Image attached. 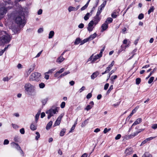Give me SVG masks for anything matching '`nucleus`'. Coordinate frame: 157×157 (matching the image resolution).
<instances>
[{
	"label": "nucleus",
	"mask_w": 157,
	"mask_h": 157,
	"mask_svg": "<svg viewBox=\"0 0 157 157\" xmlns=\"http://www.w3.org/2000/svg\"><path fill=\"white\" fill-rule=\"evenodd\" d=\"M9 141L8 140L6 139L4 140L3 144L4 145L8 144H9Z\"/></svg>",
	"instance_id": "603ef678"
},
{
	"label": "nucleus",
	"mask_w": 157,
	"mask_h": 157,
	"mask_svg": "<svg viewBox=\"0 0 157 157\" xmlns=\"http://www.w3.org/2000/svg\"><path fill=\"white\" fill-rule=\"evenodd\" d=\"M20 132L22 134H23L25 133V129L24 128H21L20 130Z\"/></svg>",
	"instance_id": "864d4df0"
},
{
	"label": "nucleus",
	"mask_w": 157,
	"mask_h": 157,
	"mask_svg": "<svg viewBox=\"0 0 157 157\" xmlns=\"http://www.w3.org/2000/svg\"><path fill=\"white\" fill-rule=\"evenodd\" d=\"M108 27V25L107 23H105L102 24L101 26V28H102L101 30V32H103L105 30L107 29Z\"/></svg>",
	"instance_id": "6e6552de"
},
{
	"label": "nucleus",
	"mask_w": 157,
	"mask_h": 157,
	"mask_svg": "<svg viewBox=\"0 0 157 157\" xmlns=\"http://www.w3.org/2000/svg\"><path fill=\"white\" fill-rule=\"evenodd\" d=\"M64 59V58L62 56H60L57 59L56 61L59 63H60L63 61Z\"/></svg>",
	"instance_id": "ddd939ff"
},
{
	"label": "nucleus",
	"mask_w": 157,
	"mask_h": 157,
	"mask_svg": "<svg viewBox=\"0 0 157 157\" xmlns=\"http://www.w3.org/2000/svg\"><path fill=\"white\" fill-rule=\"evenodd\" d=\"M65 132L66 129L65 128H63L60 132V136H63Z\"/></svg>",
	"instance_id": "393cba45"
},
{
	"label": "nucleus",
	"mask_w": 157,
	"mask_h": 157,
	"mask_svg": "<svg viewBox=\"0 0 157 157\" xmlns=\"http://www.w3.org/2000/svg\"><path fill=\"white\" fill-rule=\"evenodd\" d=\"M68 10L69 12H71L72 11H76L75 7L71 6H70L68 7Z\"/></svg>",
	"instance_id": "cd10ccee"
},
{
	"label": "nucleus",
	"mask_w": 157,
	"mask_h": 157,
	"mask_svg": "<svg viewBox=\"0 0 157 157\" xmlns=\"http://www.w3.org/2000/svg\"><path fill=\"white\" fill-rule=\"evenodd\" d=\"M64 68H63L61 69L59 71H58V72L60 74L63 72L64 71Z\"/></svg>",
	"instance_id": "13d9d810"
},
{
	"label": "nucleus",
	"mask_w": 157,
	"mask_h": 157,
	"mask_svg": "<svg viewBox=\"0 0 157 157\" xmlns=\"http://www.w3.org/2000/svg\"><path fill=\"white\" fill-rule=\"evenodd\" d=\"M110 130H111V128H110L108 129H107V128H105L104 129V130L103 132L105 134V133H107L109 131H110Z\"/></svg>",
	"instance_id": "79ce46f5"
},
{
	"label": "nucleus",
	"mask_w": 157,
	"mask_h": 157,
	"mask_svg": "<svg viewBox=\"0 0 157 157\" xmlns=\"http://www.w3.org/2000/svg\"><path fill=\"white\" fill-rule=\"evenodd\" d=\"M12 144L13 146H15V148L18 150H21V148L18 144L13 142Z\"/></svg>",
	"instance_id": "2eb2a0df"
},
{
	"label": "nucleus",
	"mask_w": 157,
	"mask_h": 157,
	"mask_svg": "<svg viewBox=\"0 0 157 157\" xmlns=\"http://www.w3.org/2000/svg\"><path fill=\"white\" fill-rule=\"evenodd\" d=\"M144 17V14L143 13H140V14L138 16V18L139 19L141 20Z\"/></svg>",
	"instance_id": "a19ab883"
},
{
	"label": "nucleus",
	"mask_w": 157,
	"mask_h": 157,
	"mask_svg": "<svg viewBox=\"0 0 157 157\" xmlns=\"http://www.w3.org/2000/svg\"><path fill=\"white\" fill-rule=\"evenodd\" d=\"M43 51V50L41 51L40 52H39L38 54L36 55V56L35 57L37 58L38 57L40 56L42 52Z\"/></svg>",
	"instance_id": "69168bd1"
},
{
	"label": "nucleus",
	"mask_w": 157,
	"mask_h": 157,
	"mask_svg": "<svg viewBox=\"0 0 157 157\" xmlns=\"http://www.w3.org/2000/svg\"><path fill=\"white\" fill-rule=\"evenodd\" d=\"M154 79V77H151L149 79L148 81V83L149 84H151L153 81Z\"/></svg>",
	"instance_id": "4c0bfd02"
},
{
	"label": "nucleus",
	"mask_w": 157,
	"mask_h": 157,
	"mask_svg": "<svg viewBox=\"0 0 157 157\" xmlns=\"http://www.w3.org/2000/svg\"><path fill=\"white\" fill-rule=\"evenodd\" d=\"M94 24V22L93 20L91 21L88 24L87 29L90 32H91L93 30L94 28V27H93Z\"/></svg>",
	"instance_id": "0eeeda50"
},
{
	"label": "nucleus",
	"mask_w": 157,
	"mask_h": 157,
	"mask_svg": "<svg viewBox=\"0 0 157 157\" xmlns=\"http://www.w3.org/2000/svg\"><path fill=\"white\" fill-rule=\"evenodd\" d=\"M10 36L4 31H1L0 33V39L2 42L3 43H9L11 40Z\"/></svg>",
	"instance_id": "f257e3e1"
},
{
	"label": "nucleus",
	"mask_w": 157,
	"mask_h": 157,
	"mask_svg": "<svg viewBox=\"0 0 157 157\" xmlns=\"http://www.w3.org/2000/svg\"><path fill=\"white\" fill-rule=\"evenodd\" d=\"M100 58V57L98 55L95 56L94 57L93 59L92 60L91 63H94L98 59Z\"/></svg>",
	"instance_id": "412c9836"
},
{
	"label": "nucleus",
	"mask_w": 157,
	"mask_h": 157,
	"mask_svg": "<svg viewBox=\"0 0 157 157\" xmlns=\"http://www.w3.org/2000/svg\"><path fill=\"white\" fill-rule=\"evenodd\" d=\"M45 113L44 112H42L41 114L40 117L41 118H42L44 117H45Z\"/></svg>",
	"instance_id": "0e129e2a"
},
{
	"label": "nucleus",
	"mask_w": 157,
	"mask_h": 157,
	"mask_svg": "<svg viewBox=\"0 0 157 157\" xmlns=\"http://www.w3.org/2000/svg\"><path fill=\"white\" fill-rule=\"evenodd\" d=\"M151 128L154 129H156L157 128V124H155L152 125Z\"/></svg>",
	"instance_id": "09e8293b"
},
{
	"label": "nucleus",
	"mask_w": 157,
	"mask_h": 157,
	"mask_svg": "<svg viewBox=\"0 0 157 157\" xmlns=\"http://www.w3.org/2000/svg\"><path fill=\"white\" fill-rule=\"evenodd\" d=\"M109 86V84L108 83H106L104 86V89L105 90H106L108 88Z\"/></svg>",
	"instance_id": "5fc2aeb1"
},
{
	"label": "nucleus",
	"mask_w": 157,
	"mask_h": 157,
	"mask_svg": "<svg viewBox=\"0 0 157 157\" xmlns=\"http://www.w3.org/2000/svg\"><path fill=\"white\" fill-rule=\"evenodd\" d=\"M40 76V73L37 72H35V73H33L30 76V79L32 81H37L38 80Z\"/></svg>",
	"instance_id": "423d86ee"
},
{
	"label": "nucleus",
	"mask_w": 157,
	"mask_h": 157,
	"mask_svg": "<svg viewBox=\"0 0 157 157\" xmlns=\"http://www.w3.org/2000/svg\"><path fill=\"white\" fill-rule=\"evenodd\" d=\"M90 14V13H88L86 14L84 17L85 20L87 21L89 19L90 16H91Z\"/></svg>",
	"instance_id": "4be33fe9"
},
{
	"label": "nucleus",
	"mask_w": 157,
	"mask_h": 157,
	"mask_svg": "<svg viewBox=\"0 0 157 157\" xmlns=\"http://www.w3.org/2000/svg\"><path fill=\"white\" fill-rule=\"evenodd\" d=\"M55 68H53L51 70H49L48 71L46 72L47 74H50L52 73L55 70Z\"/></svg>",
	"instance_id": "c03bdc74"
},
{
	"label": "nucleus",
	"mask_w": 157,
	"mask_h": 157,
	"mask_svg": "<svg viewBox=\"0 0 157 157\" xmlns=\"http://www.w3.org/2000/svg\"><path fill=\"white\" fill-rule=\"evenodd\" d=\"M113 85H112L109 87V89L107 90V94H109L110 92L113 89Z\"/></svg>",
	"instance_id": "ea45409f"
},
{
	"label": "nucleus",
	"mask_w": 157,
	"mask_h": 157,
	"mask_svg": "<svg viewBox=\"0 0 157 157\" xmlns=\"http://www.w3.org/2000/svg\"><path fill=\"white\" fill-rule=\"evenodd\" d=\"M39 116L40 115H39L38 114H36L35 115V121L36 122H37L38 121Z\"/></svg>",
	"instance_id": "de8ad7c7"
},
{
	"label": "nucleus",
	"mask_w": 157,
	"mask_h": 157,
	"mask_svg": "<svg viewBox=\"0 0 157 157\" xmlns=\"http://www.w3.org/2000/svg\"><path fill=\"white\" fill-rule=\"evenodd\" d=\"M57 108H56L55 109H51L46 112V113L48 114V119H49L51 117L53 116V114H56V112H58Z\"/></svg>",
	"instance_id": "39448f33"
},
{
	"label": "nucleus",
	"mask_w": 157,
	"mask_h": 157,
	"mask_svg": "<svg viewBox=\"0 0 157 157\" xmlns=\"http://www.w3.org/2000/svg\"><path fill=\"white\" fill-rule=\"evenodd\" d=\"M10 1L7 2L6 1H4V3H0V6H3L0 8V14L2 15H4L6 14L7 11L8 10L12 8V6H8L5 7V6L7 5V4H9Z\"/></svg>",
	"instance_id": "f03ea898"
},
{
	"label": "nucleus",
	"mask_w": 157,
	"mask_h": 157,
	"mask_svg": "<svg viewBox=\"0 0 157 157\" xmlns=\"http://www.w3.org/2000/svg\"><path fill=\"white\" fill-rule=\"evenodd\" d=\"M84 25L82 23L80 24L78 26V27L80 29H82L84 27Z\"/></svg>",
	"instance_id": "4d7b16f0"
},
{
	"label": "nucleus",
	"mask_w": 157,
	"mask_h": 157,
	"mask_svg": "<svg viewBox=\"0 0 157 157\" xmlns=\"http://www.w3.org/2000/svg\"><path fill=\"white\" fill-rule=\"evenodd\" d=\"M65 105V102H62L60 105V107L61 108H63Z\"/></svg>",
	"instance_id": "a18cd8bd"
},
{
	"label": "nucleus",
	"mask_w": 157,
	"mask_h": 157,
	"mask_svg": "<svg viewBox=\"0 0 157 157\" xmlns=\"http://www.w3.org/2000/svg\"><path fill=\"white\" fill-rule=\"evenodd\" d=\"M155 137H150L146 139V140H147V141H150L151 140L153 139Z\"/></svg>",
	"instance_id": "bf43d9fd"
},
{
	"label": "nucleus",
	"mask_w": 157,
	"mask_h": 157,
	"mask_svg": "<svg viewBox=\"0 0 157 157\" xmlns=\"http://www.w3.org/2000/svg\"><path fill=\"white\" fill-rule=\"evenodd\" d=\"M92 95L91 93H89L88 94L86 95V98L87 99H90L92 97Z\"/></svg>",
	"instance_id": "3c124183"
},
{
	"label": "nucleus",
	"mask_w": 157,
	"mask_h": 157,
	"mask_svg": "<svg viewBox=\"0 0 157 157\" xmlns=\"http://www.w3.org/2000/svg\"><path fill=\"white\" fill-rule=\"evenodd\" d=\"M106 1H105L101 5L99 6V7L101 8L102 9L105 6L106 4Z\"/></svg>",
	"instance_id": "72a5a7b5"
},
{
	"label": "nucleus",
	"mask_w": 157,
	"mask_h": 157,
	"mask_svg": "<svg viewBox=\"0 0 157 157\" xmlns=\"http://www.w3.org/2000/svg\"><path fill=\"white\" fill-rule=\"evenodd\" d=\"M132 149L131 148H129L127 149L125 151V153L126 154V155H129L132 154Z\"/></svg>",
	"instance_id": "1a4fd4ad"
},
{
	"label": "nucleus",
	"mask_w": 157,
	"mask_h": 157,
	"mask_svg": "<svg viewBox=\"0 0 157 157\" xmlns=\"http://www.w3.org/2000/svg\"><path fill=\"white\" fill-rule=\"evenodd\" d=\"M154 10V8L153 6L151 7L148 11V14H149L151 12H153Z\"/></svg>",
	"instance_id": "c756f323"
},
{
	"label": "nucleus",
	"mask_w": 157,
	"mask_h": 157,
	"mask_svg": "<svg viewBox=\"0 0 157 157\" xmlns=\"http://www.w3.org/2000/svg\"><path fill=\"white\" fill-rule=\"evenodd\" d=\"M89 40V39H88V38L85 39H84L83 40L81 41L80 42V44L81 45H82L84 44L85 43L87 42Z\"/></svg>",
	"instance_id": "a878e982"
},
{
	"label": "nucleus",
	"mask_w": 157,
	"mask_h": 157,
	"mask_svg": "<svg viewBox=\"0 0 157 157\" xmlns=\"http://www.w3.org/2000/svg\"><path fill=\"white\" fill-rule=\"evenodd\" d=\"M52 121H50L48 122L47 125L46 126V128L47 130H49L52 125Z\"/></svg>",
	"instance_id": "f3484780"
},
{
	"label": "nucleus",
	"mask_w": 157,
	"mask_h": 157,
	"mask_svg": "<svg viewBox=\"0 0 157 157\" xmlns=\"http://www.w3.org/2000/svg\"><path fill=\"white\" fill-rule=\"evenodd\" d=\"M157 69V68L156 67H155L153 71H151V72L150 73L149 75H148L147 77H146V79H148L152 75V74H153L155 71Z\"/></svg>",
	"instance_id": "a211bd4d"
},
{
	"label": "nucleus",
	"mask_w": 157,
	"mask_h": 157,
	"mask_svg": "<svg viewBox=\"0 0 157 157\" xmlns=\"http://www.w3.org/2000/svg\"><path fill=\"white\" fill-rule=\"evenodd\" d=\"M43 28H40L38 30V33H42L43 32Z\"/></svg>",
	"instance_id": "052dcab7"
},
{
	"label": "nucleus",
	"mask_w": 157,
	"mask_h": 157,
	"mask_svg": "<svg viewBox=\"0 0 157 157\" xmlns=\"http://www.w3.org/2000/svg\"><path fill=\"white\" fill-rule=\"evenodd\" d=\"M142 157H152V156L149 152H146L144 153Z\"/></svg>",
	"instance_id": "6ab92c4d"
},
{
	"label": "nucleus",
	"mask_w": 157,
	"mask_h": 157,
	"mask_svg": "<svg viewBox=\"0 0 157 157\" xmlns=\"http://www.w3.org/2000/svg\"><path fill=\"white\" fill-rule=\"evenodd\" d=\"M96 7V6H94L92 9V10L90 11V16H91L92 15V13L94 11V10H95V8Z\"/></svg>",
	"instance_id": "8fccbe9b"
},
{
	"label": "nucleus",
	"mask_w": 157,
	"mask_h": 157,
	"mask_svg": "<svg viewBox=\"0 0 157 157\" xmlns=\"http://www.w3.org/2000/svg\"><path fill=\"white\" fill-rule=\"evenodd\" d=\"M86 89V88L85 86H83L81 88L79 89V92L80 93H81L82 91Z\"/></svg>",
	"instance_id": "6e6d98bb"
},
{
	"label": "nucleus",
	"mask_w": 157,
	"mask_h": 157,
	"mask_svg": "<svg viewBox=\"0 0 157 157\" xmlns=\"http://www.w3.org/2000/svg\"><path fill=\"white\" fill-rule=\"evenodd\" d=\"M141 81V79L140 78H136V84L137 85L139 84L140 83Z\"/></svg>",
	"instance_id": "473e14b6"
},
{
	"label": "nucleus",
	"mask_w": 157,
	"mask_h": 157,
	"mask_svg": "<svg viewBox=\"0 0 157 157\" xmlns=\"http://www.w3.org/2000/svg\"><path fill=\"white\" fill-rule=\"evenodd\" d=\"M99 72L98 71L93 73L91 75V78L92 79H94L99 75Z\"/></svg>",
	"instance_id": "9b49d317"
},
{
	"label": "nucleus",
	"mask_w": 157,
	"mask_h": 157,
	"mask_svg": "<svg viewBox=\"0 0 157 157\" xmlns=\"http://www.w3.org/2000/svg\"><path fill=\"white\" fill-rule=\"evenodd\" d=\"M144 129H139L138 130V131L136 132H135V133L136 135H137L138 133L140 132H141L143 131H144Z\"/></svg>",
	"instance_id": "e433bc0d"
},
{
	"label": "nucleus",
	"mask_w": 157,
	"mask_h": 157,
	"mask_svg": "<svg viewBox=\"0 0 157 157\" xmlns=\"http://www.w3.org/2000/svg\"><path fill=\"white\" fill-rule=\"evenodd\" d=\"M48 99V98H46L42 100L41 102L43 105H44L46 103Z\"/></svg>",
	"instance_id": "2f4dec72"
},
{
	"label": "nucleus",
	"mask_w": 157,
	"mask_h": 157,
	"mask_svg": "<svg viewBox=\"0 0 157 157\" xmlns=\"http://www.w3.org/2000/svg\"><path fill=\"white\" fill-rule=\"evenodd\" d=\"M142 121V119L141 118H139L137 119L132 124V126H133L135 125H136Z\"/></svg>",
	"instance_id": "f8f14e48"
},
{
	"label": "nucleus",
	"mask_w": 157,
	"mask_h": 157,
	"mask_svg": "<svg viewBox=\"0 0 157 157\" xmlns=\"http://www.w3.org/2000/svg\"><path fill=\"white\" fill-rule=\"evenodd\" d=\"M30 128L32 130H34L36 129V127L33 124H32L31 125Z\"/></svg>",
	"instance_id": "7c9ffc66"
},
{
	"label": "nucleus",
	"mask_w": 157,
	"mask_h": 157,
	"mask_svg": "<svg viewBox=\"0 0 157 157\" xmlns=\"http://www.w3.org/2000/svg\"><path fill=\"white\" fill-rule=\"evenodd\" d=\"M54 32L53 31H50L49 34L48 38L49 39L52 38V37L54 36Z\"/></svg>",
	"instance_id": "5701e85b"
},
{
	"label": "nucleus",
	"mask_w": 157,
	"mask_h": 157,
	"mask_svg": "<svg viewBox=\"0 0 157 157\" xmlns=\"http://www.w3.org/2000/svg\"><path fill=\"white\" fill-rule=\"evenodd\" d=\"M118 14V12H117L116 11H114L113 13L111 14L112 17L113 18H116Z\"/></svg>",
	"instance_id": "4468645a"
},
{
	"label": "nucleus",
	"mask_w": 157,
	"mask_h": 157,
	"mask_svg": "<svg viewBox=\"0 0 157 157\" xmlns=\"http://www.w3.org/2000/svg\"><path fill=\"white\" fill-rule=\"evenodd\" d=\"M92 107V106H91L90 105H88L85 108V110L88 111L91 109Z\"/></svg>",
	"instance_id": "f704fd0d"
},
{
	"label": "nucleus",
	"mask_w": 157,
	"mask_h": 157,
	"mask_svg": "<svg viewBox=\"0 0 157 157\" xmlns=\"http://www.w3.org/2000/svg\"><path fill=\"white\" fill-rule=\"evenodd\" d=\"M136 135L134 132L133 134H131L129 135H127L125 136L124 138L126 140H128L131 138H133V137L136 136Z\"/></svg>",
	"instance_id": "9d476101"
},
{
	"label": "nucleus",
	"mask_w": 157,
	"mask_h": 157,
	"mask_svg": "<svg viewBox=\"0 0 157 157\" xmlns=\"http://www.w3.org/2000/svg\"><path fill=\"white\" fill-rule=\"evenodd\" d=\"M60 122L59 121H57L56 120L55 121V124L53 125L54 127H55L56 125H59L60 124Z\"/></svg>",
	"instance_id": "37998d69"
},
{
	"label": "nucleus",
	"mask_w": 157,
	"mask_h": 157,
	"mask_svg": "<svg viewBox=\"0 0 157 157\" xmlns=\"http://www.w3.org/2000/svg\"><path fill=\"white\" fill-rule=\"evenodd\" d=\"M97 35L96 33H94L92 35H91L89 37H88L89 40H92L95 38Z\"/></svg>",
	"instance_id": "dca6fc26"
},
{
	"label": "nucleus",
	"mask_w": 157,
	"mask_h": 157,
	"mask_svg": "<svg viewBox=\"0 0 157 157\" xmlns=\"http://www.w3.org/2000/svg\"><path fill=\"white\" fill-rule=\"evenodd\" d=\"M114 61H113L111 64L109 65V66L110 68H111L114 65Z\"/></svg>",
	"instance_id": "e2e57ef3"
},
{
	"label": "nucleus",
	"mask_w": 157,
	"mask_h": 157,
	"mask_svg": "<svg viewBox=\"0 0 157 157\" xmlns=\"http://www.w3.org/2000/svg\"><path fill=\"white\" fill-rule=\"evenodd\" d=\"M121 137V135L120 134H118L115 137V139L116 140H118Z\"/></svg>",
	"instance_id": "49530a36"
},
{
	"label": "nucleus",
	"mask_w": 157,
	"mask_h": 157,
	"mask_svg": "<svg viewBox=\"0 0 157 157\" xmlns=\"http://www.w3.org/2000/svg\"><path fill=\"white\" fill-rule=\"evenodd\" d=\"M100 20V18L99 16L96 15L94 17V21H99Z\"/></svg>",
	"instance_id": "c85d7f7f"
},
{
	"label": "nucleus",
	"mask_w": 157,
	"mask_h": 157,
	"mask_svg": "<svg viewBox=\"0 0 157 157\" xmlns=\"http://www.w3.org/2000/svg\"><path fill=\"white\" fill-rule=\"evenodd\" d=\"M88 119H89L88 118L86 120H85L84 121L82 122L81 124L82 127H84L88 123L87 121L88 120Z\"/></svg>",
	"instance_id": "bb28decb"
},
{
	"label": "nucleus",
	"mask_w": 157,
	"mask_h": 157,
	"mask_svg": "<svg viewBox=\"0 0 157 157\" xmlns=\"http://www.w3.org/2000/svg\"><path fill=\"white\" fill-rule=\"evenodd\" d=\"M81 41V40L79 38H77L75 40V41L74 43L75 44H78Z\"/></svg>",
	"instance_id": "b1692460"
},
{
	"label": "nucleus",
	"mask_w": 157,
	"mask_h": 157,
	"mask_svg": "<svg viewBox=\"0 0 157 157\" xmlns=\"http://www.w3.org/2000/svg\"><path fill=\"white\" fill-rule=\"evenodd\" d=\"M113 19L112 18L108 17L106 19L105 22L106 23H107L108 24L109 23H110L112 22L113 21Z\"/></svg>",
	"instance_id": "aec40b11"
},
{
	"label": "nucleus",
	"mask_w": 157,
	"mask_h": 157,
	"mask_svg": "<svg viewBox=\"0 0 157 157\" xmlns=\"http://www.w3.org/2000/svg\"><path fill=\"white\" fill-rule=\"evenodd\" d=\"M26 92L27 94L32 92L34 90V87L29 83H26L24 86Z\"/></svg>",
	"instance_id": "20e7f679"
},
{
	"label": "nucleus",
	"mask_w": 157,
	"mask_h": 157,
	"mask_svg": "<svg viewBox=\"0 0 157 157\" xmlns=\"http://www.w3.org/2000/svg\"><path fill=\"white\" fill-rule=\"evenodd\" d=\"M36 134L37 135L36 136L35 139L36 140H38L40 137V135L39 132H36Z\"/></svg>",
	"instance_id": "c9c22d12"
},
{
	"label": "nucleus",
	"mask_w": 157,
	"mask_h": 157,
	"mask_svg": "<svg viewBox=\"0 0 157 157\" xmlns=\"http://www.w3.org/2000/svg\"><path fill=\"white\" fill-rule=\"evenodd\" d=\"M87 8V7L85 5L84 6H83L81 8V10L82 11L84 10L85 9H86Z\"/></svg>",
	"instance_id": "774afa93"
},
{
	"label": "nucleus",
	"mask_w": 157,
	"mask_h": 157,
	"mask_svg": "<svg viewBox=\"0 0 157 157\" xmlns=\"http://www.w3.org/2000/svg\"><path fill=\"white\" fill-rule=\"evenodd\" d=\"M24 18L25 17L24 16L22 15L21 16H17L15 17V22L16 23L19 25H22L24 26L25 24Z\"/></svg>",
	"instance_id": "7ed1b4c3"
},
{
	"label": "nucleus",
	"mask_w": 157,
	"mask_h": 157,
	"mask_svg": "<svg viewBox=\"0 0 157 157\" xmlns=\"http://www.w3.org/2000/svg\"><path fill=\"white\" fill-rule=\"evenodd\" d=\"M136 112V111L135 110V109H133V110L132 111V113L130 114V115H129V116L130 117H131L132 116V115Z\"/></svg>",
	"instance_id": "338daca9"
},
{
	"label": "nucleus",
	"mask_w": 157,
	"mask_h": 157,
	"mask_svg": "<svg viewBox=\"0 0 157 157\" xmlns=\"http://www.w3.org/2000/svg\"><path fill=\"white\" fill-rule=\"evenodd\" d=\"M42 13V9H40L37 12V14L38 15H40Z\"/></svg>",
	"instance_id": "680f3d73"
},
{
	"label": "nucleus",
	"mask_w": 157,
	"mask_h": 157,
	"mask_svg": "<svg viewBox=\"0 0 157 157\" xmlns=\"http://www.w3.org/2000/svg\"><path fill=\"white\" fill-rule=\"evenodd\" d=\"M45 86V84L43 82H41L39 84V86L40 88H43Z\"/></svg>",
	"instance_id": "58836bf2"
}]
</instances>
